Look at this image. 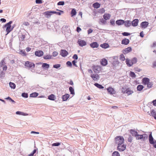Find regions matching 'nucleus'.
<instances>
[{"instance_id":"1","label":"nucleus","mask_w":156,"mask_h":156,"mask_svg":"<svg viewBox=\"0 0 156 156\" xmlns=\"http://www.w3.org/2000/svg\"><path fill=\"white\" fill-rule=\"evenodd\" d=\"M12 23V21H10L3 26L2 28L3 29L6 28V31L7 32L6 35L9 34L13 29L14 27H12L11 25Z\"/></svg>"},{"instance_id":"2","label":"nucleus","mask_w":156,"mask_h":156,"mask_svg":"<svg viewBox=\"0 0 156 156\" xmlns=\"http://www.w3.org/2000/svg\"><path fill=\"white\" fill-rule=\"evenodd\" d=\"M137 61L136 58L134 57L131 60H129L128 58H127L126 59V62L128 66L131 67L133 64L136 63L137 62Z\"/></svg>"},{"instance_id":"3","label":"nucleus","mask_w":156,"mask_h":156,"mask_svg":"<svg viewBox=\"0 0 156 156\" xmlns=\"http://www.w3.org/2000/svg\"><path fill=\"white\" fill-rule=\"evenodd\" d=\"M115 143L118 145H122L124 142V139L122 136H117L115 138Z\"/></svg>"},{"instance_id":"4","label":"nucleus","mask_w":156,"mask_h":156,"mask_svg":"<svg viewBox=\"0 0 156 156\" xmlns=\"http://www.w3.org/2000/svg\"><path fill=\"white\" fill-rule=\"evenodd\" d=\"M25 66L26 67L30 68H34L35 67V64L32 62L26 61L25 62Z\"/></svg>"},{"instance_id":"5","label":"nucleus","mask_w":156,"mask_h":156,"mask_svg":"<svg viewBox=\"0 0 156 156\" xmlns=\"http://www.w3.org/2000/svg\"><path fill=\"white\" fill-rule=\"evenodd\" d=\"M93 69L95 73H98L101 70V68L100 66L98 65L94 66L93 67Z\"/></svg>"},{"instance_id":"6","label":"nucleus","mask_w":156,"mask_h":156,"mask_svg":"<svg viewBox=\"0 0 156 156\" xmlns=\"http://www.w3.org/2000/svg\"><path fill=\"white\" fill-rule=\"evenodd\" d=\"M126 148V146L124 144L118 145L117 147L118 150L120 151H124Z\"/></svg>"},{"instance_id":"7","label":"nucleus","mask_w":156,"mask_h":156,"mask_svg":"<svg viewBox=\"0 0 156 156\" xmlns=\"http://www.w3.org/2000/svg\"><path fill=\"white\" fill-rule=\"evenodd\" d=\"M52 11H47L44 12L43 14L45 15L46 17L49 18L51 16L52 14Z\"/></svg>"},{"instance_id":"8","label":"nucleus","mask_w":156,"mask_h":156,"mask_svg":"<svg viewBox=\"0 0 156 156\" xmlns=\"http://www.w3.org/2000/svg\"><path fill=\"white\" fill-rule=\"evenodd\" d=\"M68 54V52L66 50L64 49H62L60 51V55L63 57H65Z\"/></svg>"},{"instance_id":"9","label":"nucleus","mask_w":156,"mask_h":156,"mask_svg":"<svg viewBox=\"0 0 156 156\" xmlns=\"http://www.w3.org/2000/svg\"><path fill=\"white\" fill-rule=\"evenodd\" d=\"M77 43L81 47H83L86 44V42L85 41L82 40H78Z\"/></svg>"},{"instance_id":"10","label":"nucleus","mask_w":156,"mask_h":156,"mask_svg":"<svg viewBox=\"0 0 156 156\" xmlns=\"http://www.w3.org/2000/svg\"><path fill=\"white\" fill-rule=\"evenodd\" d=\"M43 52L41 50H38L36 51L35 53V55L36 56L38 57H41L43 55Z\"/></svg>"},{"instance_id":"11","label":"nucleus","mask_w":156,"mask_h":156,"mask_svg":"<svg viewBox=\"0 0 156 156\" xmlns=\"http://www.w3.org/2000/svg\"><path fill=\"white\" fill-rule=\"evenodd\" d=\"M149 23L147 21H144L142 22L140 24V26L142 28H145L147 27L148 26Z\"/></svg>"},{"instance_id":"12","label":"nucleus","mask_w":156,"mask_h":156,"mask_svg":"<svg viewBox=\"0 0 156 156\" xmlns=\"http://www.w3.org/2000/svg\"><path fill=\"white\" fill-rule=\"evenodd\" d=\"M90 76L94 81H97L98 80H99V75L98 74H91Z\"/></svg>"},{"instance_id":"13","label":"nucleus","mask_w":156,"mask_h":156,"mask_svg":"<svg viewBox=\"0 0 156 156\" xmlns=\"http://www.w3.org/2000/svg\"><path fill=\"white\" fill-rule=\"evenodd\" d=\"M138 19H135L131 22V25L133 27H136L138 25Z\"/></svg>"},{"instance_id":"14","label":"nucleus","mask_w":156,"mask_h":156,"mask_svg":"<svg viewBox=\"0 0 156 156\" xmlns=\"http://www.w3.org/2000/svg\"><path fill=\"white\" fill-rule=\"evenodd\" d=\"M132 51V48L130 47H129L127 48L124 49L123 51V52L125 54L128 53Z\"/></svg>"},{"instance_id":"15","label":"nucleus","mask_w":156,"mask_h":156,"mask_svg":"<svg viewBox=\"0 0 156 156\" xmlns=\"http://www.w3.org/2000/svg\"><path fill=\"white\" fill-rule=\"evenodd\" d=\"M100 62L101 65L103 66H105L108 63L107 60L105 58L102 59Z\"/></svg>"},{"instance_id":"16","label":"nucleus","mask_w":156,"mask_h":156,"mask_svg":"<svg viewBox=\"0 0 156 156\" xmlns=\"http://www.w3.org/2000/svg\"><path fill=\"white\" fill-rule=\"evenodd\" d=\"M129 41L128 39L124 38L122 41L121 44H122L127 45L129 44Z\"/></svg>"},{"instance_id":"17","label":"nucleus","mask_w":156,"mask_h":156,"mask_svg":"<svg viewBox=\"0 0 156 156\" xmlns=\"http://www.w3.org/2000/svg\"><path fill=\"white\" fill-rule=\"evenodd\" d=\"M116 23L117 25L119 26L122 25L124 23V20H118L116 21Z\"/></svg>"},{"instance_id":"18","label":"nucleus","mask_w":156,"mask_h":156,"mask_svg":"<svg viewBox=\"0 0 156 156\" xmlns=\"http://www.w3.org/2000/svg\"><path fill=\"white\" fill-rule=\"evenodd\" d=\"M124 24L125 26L126 27H129L131 25V21L129 20L126 21H124Z\"/></svg>"},{"instance_id":"19","label":"nucleus","mask_w":156,"mask_h":156,"mask_svg":"<svg viewBox=\"0 0 156 156\" xmlns=\"http://www.w3.org/2000/svg\"><path fill=\"white\" fill-rule=\"evenodd\" d=\"M90 47L92 48H97L99 45L96 42H94L90 44Z\"/></svg>"},{"instance_id":"20","label":"nucleus","mask_w":156,"mask_h":156,"mask_svg":"<svg viewBox=\"0 0 156 156\" xmlns=\"http://www.w3.org/2000/svg\"><path fill=\"white\" fill-rule=\"evenodd\" d=\"M69 97V95L68 94H66L62 96V98L63 101H65L67 100Z\"/></svg>"},{"instance_id":"21","label":"nucleus","mask_w":156,"mask_h":156,"mask_svg":"<svg viewBox=\"0 0 156 156\" xmlns=\"http://www.w3.org/2000/svg\"><path fill=\"white\" fill-rule=\"evenodd\" d=\"M107 90L108 93L111 94H114V90L112 87H109L107 89Z\"/></svg>"},{"instance_id":"22","label":"nucleus","mask_w":156,"mask_h":156,"mask_svg":"<svg viewBox=\"0 0 156 156\" xmlns=\"http://www.w3.org/2000/svg\"><path fill=\"white\" fill-rule=\"evenodd\" d=\"M149 78L145 77L143 79V82L144 85H147L149 82Z\"/></svg>"},{"instance_id":"23","label":"nucleus","mask_w":156,"mask_h":156,"mask_svg":"<svg viewBox=\"0 0 156 156\" xmlns=\"http://www.w3.org/2000/svg\"><path fill=\"white\" fill-rule=\"evenodd\" d=\"M103 17L104 19L107 20L110 19L111 15L109 14H105Z\"/></svg>"},{"instance_id":"24","label":"nucleus","mask_w":156,"mask_h":156,"mask_svg":"<svg viewBox=\"0 0 156 156\" xmlns=\"http://www.w3.org/2000/svg\"><path fill=\"white\" fill-rule=\"evenodd\" d=\"M130 133L132 134V136H134L135 137L138 134V133L134 129H131L130 131Z\"/></svg>"},{"instance_id":"25","label":"nucleus","mask_w":156,"mask_h":156,"mask_svg":"<svg viewBox=\"0 0 156 156\" xmlns=\"http://www.w3.org/2000/svg\"><path fill=\"white\" fill-rule=\"evenodd\" d=\"M42 67L44 69H47L49 67V65L46 63H43L42 66Z\"/></svg>"},{"instance_id":"26","label":"nucleus","mask_w":156,"mask_h":156,"mask_svg":"<svg viewBox=\"0 0 156 156\" xmlns=\"http://www.w3.org/2000/svg\"><path fill=\"white\" fill-rule=\"evenodd\" d=\"M93 6L94 8L98 9L100 7V4L98 2H96L93 4Z\"/></svg>"},{"instance_id":"27","label":"nucleus","mask_w":156,"mask_h":156,"mask_svg":"<svg viewBox=\"0 0 156 156\" xmlns=\"http://www.w3.org/2000/svg\"><path fill=\"white\" fill-rule=\"evenodd\" d=\"M55 98V95L53 94H51L48 96V98L50 100L52 101H54Z\"/></svg>"},{"instance_id":"28","label":"nucleus","mask_w":156,"mask_h":156,"mask_svg":"<svg viewBox=\"0 0 156 156\" xmlns=\"http://www.w3.org/2000/svg\"><path fill=\"white\" fill-rule=\"evenodd\" d=\"M100 46L103 48H106L109 47V45L108 44L105 43L101 44Z\"/></svg>"},{"instance_id":"29","label":"nucleus","mask_w":156,"mask_h":156,"mask_svg":"<svg viewBox=\"0 0 156 156\" xmlns=\"http://www.w3.org/2000/svg\"><path fill=\"white\" fill-rule=\"evenodd\" d=\"M38 94L37 92H34L30 94V97L35 98L38 96Z\"/></svg>"},{"instance_id":"30","label":"nucleus","mask_w":156,"mask_h":156,"mask_svg":"<svg viewBox=\"0 0 156 156\" xmlns=\"http://www.w3.org/2000/svg\"><path fill=\"white\" fill-rule=\"evenodd\" d=\"M133 93V90H129V89H126V93L127 95H129Z\"/></svg>"},{"instance_id":"31","label":"nucleus","mask_w":156,"mask_h":156,"mask_svg":"<svg viewBox=\"0 0 156 156\" xmlns=\"http://www.w3.org/2000/svg\"><path fill=\"white\" fill-rule=\"evenodd\" d=\"M94 85L95 86L97 87L99 89H103L104 88V87L102 85L100 84L97 83H95L94 84Z\"/></svg>"},{"instance_id":"32","label":"nucleus","mask_w":156,"mask_h":156,"mask_svg":"<svg viewBox=\"0 0 156 156\" xmlns=\"http://www.w3.org/2000/svg\"><path fill=\"white\" fill-rule=\"evenodd\" d=\"M69 90L71 94L74 95L75 94L74 90L72 87H69Z\"/></svg>"},{"instance_id":"33","label":"nucleus","mask_w":156,"mask_h":156,"mask_svg":"<svg viewBox=\"0 0 156 156\" xmlns=\"http://www.w3.org/2000/svg\"><path fill=\"white\" fill-rule=\"evenodd\" d=\"M144 135H139L137 134L136 136V139L137 140H140L143 138Z\"/></svg>"},{"instance_id":"34","label":"nucleus","mask_w":156,"mask_h":156,"mask_svg":"<svg viewBox=\"0 0 156 156\" xmlns=\"http://www.w3.org/2000/svg\"><path fill=\"white\" fill-rule=\"evenodd\" d=\"M19 37L22 41H23L25 38V36L24 34H21L19 35Z\"/></svg>"},{"instance_id":"35","label":"nucleus","mask_w":156,"mask_h":156,"mask_svg":"<svg viewBox=\"0 0 156 156\" xmlns=\"http://www.w3.org/2000/svg\"><path fill=\"white\" fill-rule=\"evenodd\" d=\"M76 11L75 9H73L71 11V16H74L76 15Z\"/></svg>"},{"instance_id":"36","label":"nucleus","mask_w":156,"mask_h":156,"mask_svg":"<svg viewBox=\"0 0 156 156\" xmlns=\"http://www.w3.org/2000/svg\"><path fill=\"white\" fill-rule=\"evenodd\" d=\"M144 87L143 85H138L137 87V90L138 91H141L143 89Z\"/></svg>"},{"instance_id":"37","label":"nucleus","mask_w":156,"mask_h":156,"mask_svg":"<svg viewBox=\"0 0 156 156\" xmlns=\"http://www.w3.org/2000/svg\"><path fill=\"white\" fill-rule=\"evenodd\" d=\"M10 87L13 89H15L16 87V85L14 83L10 82L9 83Z\"/></svg>"},{"instance_id":"38","label":"nucleus","mask_w":156,"mask_h":156,"mask_svg":"<svg viewBox=\"0 0 156 156\" xmlns=\"http://www.w3.org/2000/svg\"><path fill=\"white\" fill-rule=\"evenodd\" d=\"M20 54L22 55L23 56H26L27 55L26 53L24 50H21L20 51Z\"/></svg>"},{"instance_id":"39","label":"nucleus","mask_w":156,"mask_h":156,"mask_svg":"<svg viewBox=\"0 0 156 156\" xmlns=\"http://www.w3.org/2000/svg\"><path fill=\"white\" fill-rule=\"evenodd\" d=\"M130 76L132 78H134L136 76V75L134 72L130 71Z\"/></svg>"},{"instance_id":"40","label":"nucleus","mask_w":156,"mask_h":156,"mask_svg":"<svg viewBox=\"0 0 156 156\" xmlns=\"http://www.w3.org/2000/svg\"><path fill=\"white\" fill-rule=\"evenodd\" d=\"M51 56L50 55H44L43 58L44 59H48L51 58Z\"/></svg>"},{"instance_id":"41","label":"nucleus","mask_w":156,"mask_h":156,"mask_svg":"<svg viewBox=\"0 0 156 156\" xmlns=\"http://www.w3.org/2000/svg\"><path fill=\"white\" fill-rule=\"evenodd\" d=\"M120 59L122 61H124L125 60V58L123 54H121L120 55Z\"/></svg>"},{"instance_id":"42","label":"nucleus","mask_w":156,"mask_h":156,"mask_svg":"<svg viewBox=\"0 0 156 156\" xmlns=\"http://www.w3.org/2000/svg\"><path fill=\"white\" fill-rule=\"evenodd\" d=\"M22 96L23 97L27 98L28 97V95L27 93H23L22 94Z\"/></svg>"},{"instance_id":"43","label":"nucleus","mask_w":156,"mask_h":156,"mask_svg":"<svg viewBox=\"0 0 156 156\" xmlns=\"http://www.w3.org/2000/svg\"><path fill=\"white\" fill-rule=\"evenodd\" d=\"M149 142L150 144H153L154 142V139L153 137H151L149 138Z\"/></svg>"},{"instance_id":"44","label":"nucleus","mask_w":156,"mask_h":156,"mask_svg":"<svg viewBox=\"0 0 156 156\" xmlns=\"http://www.w3.org/2000/svg\"><path fill=\"white\" fill-rule=\"evenodd\" d=\"M100 22L102 24H105L106 23V21L105 20H104L103 18H101L100 19Z\"/></svg>"},{"instance_id":"45","label":"nucleus","mask_w":156,"mask_h":156,"mask_svg":"<svg viewBox=\"0 0 156 156\" xmlns=\"http://www.w3.org/2000/svg\"><path fill=\"white\" fill-rule=\"evenodd\" d=\"M112 156H120L119 154L117 151H114L112 154Z\"/></svg>"},{"instance_id":"46","label":"nucleus","mask_w":156,"mask_h":156,"mask_svg":"<svg viewBox=\"0 0 156 156\" xmlns=\"http://www.w3.org/2000/svg\"><path fill=\"white\" fill-rule=\"evenodd\" d=\"M151 115L154 118L156 116V112L154 110H152L151 112Z\"/></svg>"},{"instance_id":"47","label":"nucleus","mask_w":156,"mask_h":156,"mask_svg":"<svg viewBox=\"0 0 156 156\" xmlns=\"http://www.w3.org/2000/svg\"><path fill=\"white\" fill-rule=\"evenodd\" d=\"M61 66V65L60 64H56L54 65H53V67L54 68L56 69H58Z\"/></svg>"},{"instance_id":"48","label":"nucleus","mask_w":156,"mask_h":156,"mask_svg":"<svg viewBox=\"0 0 156 156\" xmlns=\"http://www.w3.org/2000/svg\"><path fill=\"white\" fill-rule=\"evenodd\" d=\"M5 63V59H3L0 62V67H2Z\"/></svg>"},{"instance_id":"49","label":"nucleus","mask_w":156,"mask_h":156,"mask_svg":"<svg viewBox=\"0 0 156 156\" xmlns=\"http://www.w3.org/2000/svg\"><path fill=\"white\" fill-rule=\"evenodd\" d=\"M52 11V14H55L57 15H61V14L62 13L61 12H56L55 11Z\"/></svg>"},{"instance_id":"50","label":"nucleus","mask_w":156,"mask_h":156,"mask_svg":"<svg viewBox=\"0 0 156 156\" xmlns=\"http://www.w3.org/2000/svg\"><path fill=\"white\" fill-rule=\"evenodd\" d=\"M65 3L64 1H60L57 3L58 5H64Z\"/></svg>"},{"instance_id":"51","label":"nucleus","mask_w":156,"mask_h":156,"mask_svg":"<svg viewBox=\"0 0 156 156\" xmlns=\"http://www.w3.org/2000/svg\"><path fill=\"white\" fill-rule=\"evenodd\" d=\"M5 99L9 100L10 101L13 103H15V102L12 100L10 97H8L7 98Z\"/></svg>"},{"instance_id":"52","label":"nucleus","mask_w":156,"mask_h":156,"mask_svg":"<svg viewBox=\"0 0 156 156\" xmlns=\"http://www.w3.org/2000/svg\"><path fill=\"white\" fill-rule=\"evenodd\" d=\"M5 73L3 72V71H1L0 73V78L2 79L4 76Z\"/></svg>"},{"instance_id":"53","label":"nucleus","mask_w":156,"mask_h":156,"mask_svg":"<svg viewBox=\"0 0 156 156\" xmlns=\"http://www.w3.org/2000/svg\"><path fill=\"white\" fill-rule=\"evenodd\" d=\"M122 35L124 36H128L130 35V34L128 32H124L122 33Z\"/></svg>"},{"instance_id":"54","label":"nucleus","mask_w":156,"mask_h":156,"mask_svg":"<svg viewBox=\"0 0 156 156\" xmlns=\"http://www.w3.org/2000/svg\"><path fill=\"white\" fill-rule=\"evenodd\" d=\"M36 151L37 150L36 149H34L32 152L29 155V156H33L34 155V154L36 153Z\"/></svg>"},{"instance_id":"55","label":"nucleus","mask_w":156,"mask_h":156,"mask_svg":"<svg viewBox=\"0 0 156 156\" xmlns=\"http://www.w3.org/2000/svg\"><path fill=\"white\" fill-rule=\"evenodd\" d=\"M147 85V87L150 88L151 87L153 84L151 82H149Z\"/></svg>"},{"instance_id":"56","label":"nucleus","mask_w":156,"mask_h":156,"mask_svg":"<svg viewBox=\"0 0 156 156\" xmlns=\"http://www.w3.org/2000/svg\"><path fill=\"white\" fill-rule=\"evenodd\" d=\"M60 144V143L59 142H56L52 144V146H58Z\"/></svg>"},{"instance_id":"57","label":"nucleus","mask_w":156,"mask_h":156,"mask_svg":"<svg viewBox=\"0 0 156 156\" xmlns=\"http://www.w3.org/2000/svg\"><path fill=\"white\" fill-rule=\"evenodd\" d=\"M132 137L131 135H129L128 138V140L129 142H131L132 140Z\"/></svg>"},{"instance_id":"58","label":"nucleus","mask_w":156,"mask_h":156,"mask_svg":"<svg viewBox=\"0 0 156 156\" xmlns=\"http://www.w3.org/2000/svg\"><path fill=\"white\" fill-rule=\"evenodd\" d=\"M66 65L69 66L71 67L72 66V63L70 61H67L66 63Z\"/></svg>"},{"instance_id":"59","label":"nucleus","mask_w":156,"mask_h":156,"mask_svg":"<svg viewBox=\"0 0 156 156\" xmlns=\"http://www.w3.org/2000/svg\"><path fill=\"white\" fill-rule=\"evenodd\" d=\"M77 61H75V60H74L72 61V63L73 64V65L74 66L77 67V66L76 64V63Z\"/></svg>"},{"instance_id":"60","label":"nucleus","mask_w":156,"mask_h":156,"mask_svg":"<svg viewBox=\"0 0 156 156\" xmlns=\"http://www.w3.org/2000/svg\"><path fill=\"white\" fill-rule=\"evenodd\" d=\"M35 2L37 4H41L43 3L42 0H36Z\"/></svg>"},{"instance_id":"61","label":"nucleus","mask_w":156,"mask_h":156,"mask_svg":"<svg viewBox=\"0 0 156 156\" xmlns=\"http://www.w3.org/2000/svg\"><path fill=\"white\" fill-rule=\"evenodd\" d=\"M115 20H110V23L111 25H112L113 26H114L115 25Z\"/></svg>"},{"instance_id":"62","label":"nucleus","mask_w":156,"mask_h":156,"mask_svg":"<svg viewBox=\"0 0 156 156\" xmlns=\"http://www.w3.org/2000/svg\"><path fill=\"white\" fill-rule=\"evenodd\" d=\"M73 59H75L76 60L78 58V57L77 55L76 54H74L73 55Z\"/></svg>"},{"instance_id":"63","label":"nucleus","mask_w":156,"mask_h":156,"mask_svg":"<svg viewBox=\"0 0 156 156\" xmlns=\"http://www.w3.org/2000/svg\"><path fill=\"white\" fill-rule=\"evenodd\" d=\"M122 92L123 93V94L125 93H126V89L125 88H124L123 87L122 88Z\"/></svg>"},{"instance_id":"64","label":"nucleus","mask_w":156,"mask_h":156,"mask_svg":"<svg viewBox=\"0 0 156 156\" xmlns=\"http://www.w3.org/2000/svg\"><path fill=\"white\" fill-rule=\"evenodd\" d=\"M105 12V10L104 8H102L100 10V12L101 13H103Z\"/></svg>"}]
</instances>
